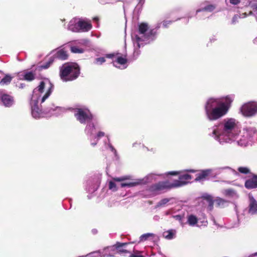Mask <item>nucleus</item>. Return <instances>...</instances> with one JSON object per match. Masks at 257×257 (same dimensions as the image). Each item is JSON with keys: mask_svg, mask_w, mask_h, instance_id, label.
<instances>
[{"mask_svg": "<svg viewBox=\"0 0 257 257\" xmlns=\"http://www.w3.org/2000/svg\"><path fill=\"white\" fill-rule=\"evenodd\" d=\"M224 99V101L220 98H210L207 100L205 105V110L209 120H217L227 113L233 98L230 96H227Z\"/></svg>", "mask_w": 257, "mask_h": 257, "instance_id": "1", "label": "nucleus"}, {"mask_svg": "<svg viewBox=\"0 0 257 257\" xmlns=\"http://www.w3.org/2000/svg\"><path fill=\"white\" fill-rule=\"evenodd\" d=\"M80 73V67L75 63H65L60 68L59 76L63 81L74 80Z\"/></svg>", "mask_w": 257, "mask_h": 257, "instance_id": "2", "label": "nucleus"}, {"mask_svg": "<svg viewBox=\"0 0 257 257\" xmlns=\"http://www.w3.org/2000/svg\"><path fill=\"white\" fill-rule=\"evenodd\" d=\"M178 186L177 185H173L168 180L164 181H159L157 183L152 184L150 187V190L152 192L160 193L164 190H170L175 188V187Z\"/></svg>", "mask_w": 257, "mask_h": 257, "instance_id": "3", "label": "nucleus"}, {"mask_svg": "<svg viewBox=\"0 0 257 257\" xmlns=\"http://www.w3.org/2000/svg\"><path fill=\"white\" fill-rule=\"evenodd\" d=\"M74 116L81 123H85L86 121H91L93 119V115L89 110L83 108L75 109Z\"/></svg>", "mask_w": 257, "mask_h": 257, "instance_id": "4", "label": "nucleus"}, {"mask_svg": "<svg viewBox=\"0 0 257 257\" xmlns=\"http://www.w3.org/2000/svg\"><path fill=\"white\" fill-rule=\"evenodd\" d=\"M240 111L245 116H252L257 112V103L249 102L245 103L241 106Z\"/></svg>", "mask_w": 257, "mask_h": 257, "instance_id": "5", "label": "nucleus"}, {"mask_svg": "<svg viewBox=\"0 0 257 257\" xmlns=\"http://www.w3.org/2000/svg\"><path fill=\"white\" fill-rule=\"evenodd\" d=\"M192 179V176L188 174L180 175L179 176V180H176L173 183V185H177L178 186L175 187V188H178L183 186L187 185L189 182V180Z\"/></svg>", "mask_w": 257, "mask_h": 257, "instance_id": "6", "label": "nucleus"}, {"mask_svg": "<svg viewBox=\"0 0 257 257\" xmlns=\"http://www.w3.org/2000/svg\"><path fill=\"white\" fill-rule=\"evenodd\" d=\"M212 172V170L211 169L201 170L199 173L196 174L195 181H203L206 180H208L211 175Z\"/></svg>", "mask_w": 257, "mask_h": 257, "instance_id": "7", "label": "nucleus"}, {"mask_svg": "<svg viewBox=\"0 0 257 257\" xmlns=\"http://www.w3.org/2000/svg\"><path fill=\"white\" fill-rule=\"evenodd\" d=\"M101 250L103 257H114L116 254L115 244L105 247Z\"/></svg>", "mask_w": 257, "mask_h": 257, "instance_id": "8", "label": "nucleus"}, {"mask_svg": "<svg viewBox=\"0 0 257 257\" xmlns=\"http://www.w3.org/2000/svg\"><path fill=\"white\" fill-rule=\"evenodd\" d=\"M235 126V121L233 119H229L224 124L223 132L225 134H229L234 129Z\"/></svg>", "mask_w": 257, "mask_h": 257, "instance_id": "9", "label": "nucleus"}, {"mask_svg": "<svg viewBox=\"0 0 257 257\" xmlns=\"http://www.w3.org/2000/svg\"><path fill=\"white\" fill-rule=\"evenodd\" d=\"M248 212L251 214L257 213V201L252 196H249Z\"/></svg>", "mask_w": 257, "mask_h": 257, "instance_id": "10", "label": "nucleus"}, {"mask_svg": "<svg viewBox=\"0 0 257 257\" xmlns=\"http://www.w3.org/2000/svg\"><path fill=\"white\" fill-rule=\"evenodd\" d=\"M128 244V243L127 242H117L115 244V253L121 254L123 253H129L130 252L127 250L123 248V247L127 245Z\"/></svg>", "mask_w": 257, "mask_h": 257, "instance_id": "11", "label": "nucleus"}, {"mask_svg": "<svg viewBox=\"0 0 257 257\" xmlns=\"http://www.w3.org/2000/svg\"><path fill=\"white\" fill-rule=\"evenodd\" d=\"M1 100L6 107H11L14 103L13 97L7 94L2 95Z\"/></svg>", "mask_w": 257, "mask_h": 257, "instance_id": "12", "label": "nucleus"}, {"mask_svg": "<svg viewBox=\"0 0 257 257\" xmlns=\"http://www.w3.org/2000/svg\"><path fill=\"white\" fill-rule=\"evenodd\" d=\"M244 186L248 189L257 188V175H254L252 178L247 180L244 183Z\"/></svg>", "mask_w": 257, "mask_h": 257, "instance_id": "13", "label": "nucleus"}, {"mask_svg": "<svg viewBox=\"0 0 257 257\" xmlns=\"http://www.w3.org/2000/svg\"><path fill=\"white\" fill-rule=\"evenodd\" d=\"M77 26L83 32H87L92 28V25L90 22L84 21H79Z\"/></svg>", "mask_w": 257, "mask_h": 257, "instance_id": "14", "label": "nucleus"}, {"mask_svg": "<svg viewBox=\"0 0 257 257\" xmlns=\"http://www.w3.org/2000/svg\"><path fill=\"white\" fill-rule=\"evenodd\" d=\"M55 56L58 59L61 60H67L68 58V54L67 51L64 49H61L57 51L55 54Z\"/></svg>", "mask_w": 257, "mask_h": 257, "instance_id": "15", "label": "nucleus"}, {"mask_svg": "<svg viewBox=\"0 0 257 257\" xmlns=\"http://www.w3.org/2000/svg\"><path fill=\"white\" fill-rule=\"evenodd\" d=\"M149 30V26L147 23H142L138 26V32L140 34H142L144 38Z\"/></svg>", "mask_w": 257, "mask_h": 257, "instance_id": "16", "label": "nucleus"}, {"mask_svg": "<svg viewBox=\"0 0 257 257\" xmlns=\"http://www.w3.org/2000/svg\"><path fill=\"white\" fill-rule=\"evenodd\" d=\"M48 83L49 85V87L47 90V92L42 98L41 103L44 102L45 101V100L50 95L52 92L54 85L49 81H48Z\"/></svg>", "mask_w": 257, "mask_h": 257, "instance_id": "17", "label": "nucleus"}, {"mask_svg": "<svg viewBox=\"0 0 257 257\" xmlns=\"http://www.w3.org/2000/svg\"><path fill=\"white\" fill-rule=\"evenodd\" d=\"M13 77L7 74L6 76L0 81V85L4 86L5 85L9 84L12 80Z\"/></svg>", "mask_w": 257, "mask_h": 257, "instance_id": "18", "label": "nucleus"}, {"mask_svg": "<svg viewBox=\"0 0 257 257\" xmlns=\"http://www.w3.org/2000/svg\"><path fill=\"white\" fill-rule=\"evenodd\" d=\"M202 198L205 200H206L208 203V207L209 208L210 210H212L214 204V201L211 196L207 195L206 196H203Z\"/></svg>", "mask_w": 257, "mask_h": 257, "instance_id": "19", "label": "nucleus"}, {"mask_svg": "<svg viewBox=\"0 0 257 257\" xmlns=\"http://www.w3.org/2000/svg\"><path fill=\"white\" fill-rule=\"evenodd\" d=\"M32 114L34 117H37L40 114V110L37 105V102L35 103V105L31 106Z\"/></svg>", "mask_w": 257, "mask_h": 257, "instance_id": "20", "label": "nucleus"}, {"mask_svg": "<svg viewBox=\"0 0 257 257\" xmlns=\"http://www.w3.org/2000/svg\"><path fill=\"white\" fill-rule=\"evenodd\" d=\"M215 7L213 5H208L205 7L198 9L196 11V13H198L199 12H201L202 11H206L209 12H211L215 9Z\"/></svg>", "mask_w": 257, "mask_h": 257, "instance_id": "21", "label": "nucleus"}, {"mask_svg": "<svg viewBox=\"0 0 257 257\" xmlns=\"http://www.w3.org/2000/svg\"><path fill=\"white\" fill-rule=\"evenodd\" d=\"M24 79L28 81H31L35 79V74L32 71L26 72L24 75Z\"/></svg>", "mask_w": 257, "mask_h": 257, "instance_id": "22", "label": "nucleus"}, {"mask_svg": "<svg viewBox=\"0 0 257 257\" xmlns=\"http://www.w3.org/2000/svg\"><path fill=\"white\" fill-rule=\"evenodd\" d=\"M175 231L173 230H169L166 231H164L163 233V236L165 238L168 239H171L174 237Z\"/></svg>", "mask_w": 257, "mask_h": 257, "instance_id": "23", "label": "nucleus"}, {"mask_svg": "<svg viewBox=\"0 0 257 257\" xmlns=\"http://www.w3.org/2000/svg\"><path fill=\"white\" fill-rule=\"evenodd\" d=\"M188 222L189 225L193 226L198 222V219L196 216L190 215L188 217Z\"/></svg>", "mask_w": 257, "mask_h": 257, "instance_id": "24", "label": "nucleus"}, {"mask_svg": "<svg viewBox=\"0 0 257 257\" xmlns=\"http://www.w3.org/2000/svg\"><path fill=\"white\" fill-rule=\"evenodd\" d=\"M154 234L152 233H147L142 235L140 237V240L139 242H143L147 240L150 237H154Z\"/></svg>", "mask_w": 257, "mask_h": 257, "instance_id": "25", "label": "nucleus"}, {"mask_svg": "<svg viewBox=\"0 0 257 257\" xmlns=\"http://www.w3.org/2000/svg\"><path fill=\"white\" fill-rule=\"evenodd\" d=\"M85 257H103V255L101 250H98L87 254Z\"/></svg>", "mask_w": 257, "mask_h": 257, "instance_id": "26", "label": "nucleus"}, {"mask_svg": "<svg viewBox=\"0 0 257 257\" xmlns=\"http://www.w3.org/2000/svg\"><path fill=\"white\" fill-rule=\"evenodd\" d=\"M157 30L155 29H151L147 34L145 35V39H150V38L154 37L157 35Z\"/></svg>", "mask_w": 257, "mask_h": 257, "instance_id": "27", "label": "nucleus"}, {"mask_svg": "<svg viewBox=\"0 0 257 257\" xmlns=\"http://www.w3.org/2000/svg\"><path fill=\"white\" fill-rule=\"evenodd\" d=\"M115 62L120 65H124L127 62V60L125 57L119 56L116 58Z\"/></svg>", "mask_w": 257, "mask_h": 257, "instance_id": "28", "label": "nucleus"}, {"mask_svg": "<svg viewBox=\"0 0 257 257\" xmlns=\"http://www.w3.org/2000/svg\"><path fill=\"white\" fill-rule=\"evenodd\" d=\"M215 202L217 206L220 207L223 206L227 201L221 198H217Z\"/></svg>", "mask_w": 257, "mask_h": 257, "instance_id": "29", "label": "nucleus"}, {"mask_svg": "<svg viewBox=\"0 0 257 257\" xmlns=\"http://www.w3.org/2000/svg\"><path fill=\"white\" fill-rule=\"evenodd\" d=\"M46 83L45 81H42L40 82V84L37 87L38 91L40 93H43L44 91V88L46 86Z\"/></svg>", "mask_w": 257, "mask_h": 257, "instance_id": "30", "label": "nucleus"}, {"mask_svg": "<svg viewBox=\"0 0 257 257\" xmlns=\"http://www.w3.org/2000/svg\"><path fill=\"white\" fill-rule=\"evenodd\" d=\"M71 51L74 53H82L83 52L82 49H80L76 46H72L70 48Z\"/></svg>", "mask_w": 257, "mask_h": 257, "instance_id": "31", "label": "nucleus"}, {"mask_svg": "<svg viewBox=\"0 0 257 257\" xmlns=\"http://www.w3.org/2000/svg\"><path fill=\"white\" fill-rule=\"evenodd\" d=\"M138 183L137 182L122 183L120 186L122 188L125 187H133L136 186Z\"/></svg>", "mask_w": 257, "mask_h": 257, "instance_id": "32", "label": "nucleus"}, {"mask_svg": "<svg viewBox=\"0 0 257 257\" xmlns=\"http://www.w3.org/2000/svg\"><path fill=\"white\" fill-rule=\"evenodd\" d=\"M237 170L239 172L244 174H247L249 172V170L247 167H240Z\"/></svg>", "mask_w": 257, "mask_h": 257, "instance_id": "33", "label": "nucleus"}, {"mask_svg": "<svg viewBox=\"0 0 257 257\" xmlns=\"http://www.w3.org/2000/svg\"><path fill=\"white\" fill-rule=\"evenodd\" d=\"M108 188L113 191H116L117 190L115 183L111 181L109 182Z\"/></svg>", "mask_w": 257, "mask_h": 257, "instance_id": "34", "label": "nucleus"}, {"mask_svg": "<svg viewBox=\"0 0 257 257\" xmlns=\"http://www.w3.org/2000/svg\"><path fill=\"white\" fill-rule=\"evenodd\" d=\"M113 180L116 182H121L129 179L128 176H122L120 177H114L112 178Z\"/></svg>", "mask_w": 257, "mask_h": 257, "instance_id": "35", "label": "nucleus"}, {"mask_svg": "<svg viewBox=\"0 0 257 257\" xmlns=\"http://www.w3.org/2000/svg\"><path fill=\"white\" fill-rule=\"evenodd\" d=\"M105 62V59L104 57L97 58L95 59V63L97 64L101 65Z\"/></svg>", "mask_w": 257, "mask_h": 257, "instance_id": "36", "label": "nucleus"}, {"mask_svg": "<svg viewBox=\"0 0 257 257\" xmlns=\"http://www.w3.org/2000/svg\"><path fill=\"white\" fill-rule=\"evenodd\" d=\"M234 193V191L232 189H227L224 190V194L226 196H231Z\"/></svg>", "mask_w": 257, "mask_h": 257, "instance_id": "37", "label": "nucleus"}, {"mask_svg": "<svg viewBox=\"0 0 257 257\" xmlns=\"http://www.w3.org/2000/svg\"><path fill=\"white\" fill-rule=\"evenodd\" d=\"M140 251H137L135 253L131 254L129 257H145L144 255L140 254Z\"/></svg>", "mask_w": 257, "mask_h": 257, "instance_id": "38", "label": "nucleus"}, {"mask_svg": "<svg viewBox=\"0 0 257 257\" xmlns=\"http://www.w3.org/2000/svg\"><path fill=\"white\" fill-rule=\"evenodd\" d=\"M172 23V21H164L162 22V25L164 28H166L168 27V26L169 25L171 24Z\"/></svg>", "mask_w": 257, "mask_h": 257, "instance_id": "39", "label": "nucleus"}, {"mask_svg": "<svg viewBox=\"0 0 257 257\" xmlns=\"http://www.w3.org/2000/svg\"><path fill=\"white\" fill-rule=\"evenodd\" d=\"M180 174V172L179 171H170L166 173V175H172V176H176Z\"/></svg>", "mask_w": 257, "mask_h": 257, "instance_id": "40", "label": "nucleus"}, {"mask_svg": "<svg viewBox=\"0 0 257 257\" xmlns=\"http://www.w3.org/2000/svg\"><path fill=\"white\" fill-rule=\"evenodd\" d=\"M240 18V16L237 15H235L233 16V17L232 18V22L233 24H234L236 23V22L237 21L238 19Z\"/></svg>", "mask_w": 257, "mask_h": 257, "instance_id": "41", "label": "nucleus"}, {"mask_svg": "<svg viewBox=\"0 0 257 257\" xmlns=\"http://www.w3.org/2000/svg\"><path fill=\"white\" fill-rule=\"evenodd\" d=\"M51 62H48L47 63H46L45 65H42L41 66V67L42 68V69H47L48 68V67H49L50 64H51Z\"/></svg>", "mask_w": 257, "mask_h": 257, "instance_id": "42", "label": "nucleus"}, {"mask_svg": "<svg viewBox=\"0 0 257 257\" xmlns=\"http://www.w3.org/2000/svg\"><path fill=\"white\" fill-rule=\"evenodd\" d=\"M230 3L234 5H236L240 2V0H229Z\"/></svg>", "mask_w": 257, "mask_h": 257, "instance_id": "43", "label": "nucleus"}, {"mask_svg": "<svg viewBox=\"0 0 257 257\" xmlns=\"http://www.w3.org/2000/svg\"><path fill=\"white\" fill-rule=\"evenodd\" d=\"M104 135H105V134L104 132L100 131L97 134V138L99 139L100 138L104 136Z\"/></svg>", "mask_w": 257, "mask_h": 257, "instance_id": "44", "label": "nucleus"}, {"mask_svg": "<svg viewBox=\"0 0 257 257\" xmlns=\"http://www.w3.org/2000/svg\"><path fill=\"white\" fill-rule=\"evenodd\" d=\"M169 201V200L168 199L165 198V199H162L160 201V205L165 204H166L167 203H168Z\"/></svg>", "mask_w": 257, "mask_h": 257, "instance_id": "45", "label": "nucleus"}, {"mask_svg": "<svg viewBox=\"0 0 257 257\" xmlns=\"http://www.w3.org/2000/svg\"><path fill=\"white\" fill-rule=\"evenodd\" d=\"M115 56L114 53L108 54L106 55V57L108 58H112Z\"/></svg>", "mask_w": 257, "mask_h": 257, "instance_id": "46", "label": "nucleus"}, {"mask_svg": "<svg viewBox=\"0 0 257 257\" xmlns=\"http://www.w3.org/2000/svg\"><path fill=\"white\" fill-rule=\"evenodd\" d=\"M135 38L138 43L143 41V40L138 35H136Z\"/></svg>", "mask_w": 257, "mask_h": 257, "instance_id": "47", "label": "nucleus"}, {"mask_svg": "<svg viewBox=\"0 0 257 257\" xmlns=\"http://www.w3.org/2000/svg\"><path fill=\"white\" fill-rule=\"evenodd\" d=\"M253 10L257 11V4H254L251 6Z\"/></svg>", "mask_w": 257, "mask_h": 257, "instance_id": "48", "label": "nucleus"}, {"mask_svg": "<svg viewBox=\"0 0 257 257\" xmlns=\"http://www.w3.org/2000/svg\"><path fill=\"white\" fill-rule=\"evenodd\" d=\"M187 171L188 172H191V173H195V172H196V171L195 170H193V169H190V170H187Z\"/></svg>", "mask_w": 257, "mask_h": 257, "instance_id": "49", "label": "nucleus"}, {"mask_svg": "<svg viewBox=\"0 0 257 257\" xmlns=\"http://www.w3.org/2000/svg\"><path fill=\"white\" fill-rule=\"evenodd\" d=\"M213 134L215 135V136H217V131L216 130H214L213 131Z\"/></svg>", "mask_w": 257, "mask_h": 257, "instance_id": "50", "label": "nucleus"}, {"mask_svg": "<svg viewBox=\"0 0 257 257\" xmlns=\"http://www.w3.org/2000/svg\"><path fill=\"white\" fill-rule=\"evenodd\" d=\"M242 15L243 16V17H246L248 16V14H247L246 13H244L242 14Z\"/></svg>", "mask_w": 257, "mask_h": 257, "instance_id": "51", "label": "nucleus"}, {"mask_svg": "<svg viewBox=\"0 0 257 257\" xmlns=\"http://www.w3.org/2000/svg\"><path fill=\"white\" fill-rule=\"evenodd\" d=\"M93 20L95 21H98L99 20V19L98 17H94L93 18Z\"/></svg>", "mask_w": 257, "mask_h": 257, "instance_id": "52", "label": "nucleus"}, {"mask_svg": "<svg viewBox=\"0 0 257 257\" xmlns=\"http://www.w3.org/2000/svg\"><path fill=\"white\" fill-rule=\"evenodd\" d=\"M252 14H253V13H252V11H250V12H249L248 14V15H252Z\"/></svg>", "mask_w": 257, "mask_h": 257, "instance_id": "53", "label": "nucleus"}, {"mask_svg": "<svg viewBox=\"0 0 257 257\" xmlns=\"http://www.w3.org/2000/svg\"><path fill=\"white\" fill-rule=\"evenodd\" d=\"M96 144V143H92V145H93V146H95Z\"/></svg>", "mask_w": 257, "mask_h": 257, "instance_id": "54", "label": "nucleus"}, {"mask_svg": "<svg viewBox=\"0 0 257 257\" xmlns=\"http://www.w3.org/2000/svg\"><path fill=\"white\" fill-rule=\"evenodd\" d=\"M80 257H85L84 256H80Z\"/></svg>", "mask_w": 257, "mask_h": 257, "instance_id": "55", "label": "nucleus"}]
</instances>
